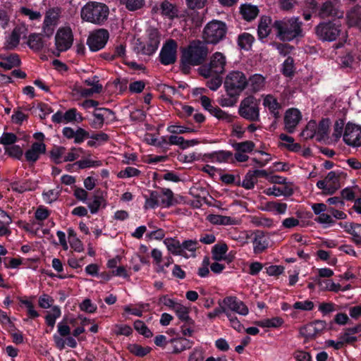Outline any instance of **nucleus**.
<instances>
[{
    "instance_id": "nucleus-1",
    "label": "nucleus",
    "mask_w": 361,
    "mask_h": 361,
    "mask_svg": "<svg viewBox=\"0 0 361 361\" xmlns=\"http://www.w3.org/2000/svg\"><path fill=\"white\" fill-rule=\"evenodd\" d=\"M209 49L203 42L193 41L188 47L181 51L180 58V69L185 75H188L191 71V66H197L203 64L206 61Z\"/></svg>"
},
{
    "instance_id": "nucleus-2",
    "label": "nucleus",
    "mask_w": 361,
    "mask_h": 361,
    "mask_svg": "<svg viewBox=\"0 0 361 361\" xmlns=\"http://www.w3.org/2000/svg\"><path fill=\"white\" fill-rule=\"evenodd\" d=\"M302 25L299 17L293 16L275 20L272 24V28L281 41L290 42L304 37Z\"/></svg>"
},
{
    "instance_id": "nucleus-3",
    "label": "nucleus",
    "mask_w": 361,
    "mask_h": 361,
    "mask_svg": "<svg viewBox=\"0 0 361 361\" xmlns=\"http://www.w3.org/2000/svg\"><path fill=\"white\" fill-rule=\"evenodd\" d=\"M109 13V7L97 1L87 3L81 10V18L87 22L102 25L107 19Z\"/></svg>"
},
{
    "instance_id": "nucleus-4",
    "label": "nucleus",
    "mask_w": 361,
    "mask_h": 361,
    "mask_svg": "<svg viewBox=\"0 0 361 361\" xmlns=\"http://www.w3.org/2000/svg\"><path fill=\"white\" fill-rule=\"evenodd\" d=\"M341 19H327L322 20L314 27L317 38L323 42H334L341 32Z\"/></svg>"
},
{
    "instance_id": "nucleus-5",
    "label": "nucleus",
    "mask_w": 361,
    "mask_h": 361,
    "mask_svg": "<svg viewBox=\"0 0 361 361\" xmlns=\"http://www.w3.org/2000/svg\"><path fill=\"white\" fill-rule=\"evenodd\" d=\"M248 86V80L244 73L240 71H231L226 77L224 87L227 95L240 96Z\"/></svg>"
},
{
    "instance_id": "nucleus-6",
    "label": "nucleus",
    "mask_w": 361,
    "mask_h": 361,
    "mask_svg": "<svg viewBox=\"0 0 361 361\" xmlns=\"http://www.w3.org/2000/svg\"><path fill=\"white\" fill-rule=\"evenodd\" d=\"M227 26L224 22L213 20L205 25L202 38L207 44H216L225 38Z\"/></svg>"
},
{
    "instance_id": "nucleus-7",
    "label": "nucleus",
    "mask_w": 361,
    "mask_h": 361,
    "mask_svg": "<svg viewBox=\"0 0 361 361\" xmlns=\"http://www.w3.org/2000/svg\"><path fill=\"white\" fill-rule=\"evenodd\" d=\"M259 100L254 96L250 95L244 98L238 107V114L240 117L250 122L260 121Z\"/></svg>"
},
{
    "instance_id": "nucleus-8",
    "label": "nucleus",
    "mask_w": 361,
    "mask_h": 361,
    "mask_svg": "<svg viewBox=\"0 0 361 361\" xmlns=\"http://www.w3.org/2000/svg\"><path fill=\"white\" fill-rule=\"evenodd\" d=\"M73 42V35L70 27H59L55 35V46L58 51L56 56L61 52L68 50Z\"/></svg>"
},
{
    "instance_id": "nucleus-9",
    "label": "nucleus",
    "mask_w": 361,
    "mask_h": 361,
    "mask_svg": "<svg viewBox=\"0 0 361 361\" xmlns=\"http://www.w3.org/2000/svg\"><path fill=\"white\" fill-rule=\"evenodd\" d=\"M178 44L174 39H169L161 49L159 59L164 66L173 64L177 59Z\"/></svg>"
},
{
    "instance_id": "nucleus-10",
    "label": "nucleus",
    "mask_w": 361,
    "mask_h": 361,
    "mask_svg": "<svg viewBox=\"0 0 361 361\" xmlns=\"http://www.w3.org/2000/svg\"><path fill=\"white\" fill-rule=\"evenodd\" d=\"M200 103L204 110L209 111L211 115L216 117L219 120L225 121L230 123H232L235 118V116L229 114L228 113L223 111L217 106H213L212 100L209 97L205 95L200 97Z\"/></svg>"
},
{
    "instance_id": "nucleus-11",
    "label": "nucleus",
    "mask_w": 361,
    "mask_h": 361,
    "mask_svg": "<svg viewBox=\"0 0 361 361\" xmlns=\"http://www.w3.org/2000/svg\"><path fill=\"white\" fill-rule=\"evenodd\" d=\"M109 38V33L107 30L100 28L92 32L87 39V44L92 51H97L103 49Z\"/></svg>"
},
{
    "instance_id": "nucleus-12",
    "label": "nucleus",
    "mask_w": 361,
    "mask_h": 361,
    "mask_svg": "<svg viewBox=\"0 0 361 361\" xmlns=\"http://www.w3.org/2000/svg\"><path fill=\"white\" fill-rule=\"evenodd\" d=\"M344 12L341 11L331 0H326L319 6L316 16L324 20L326 18L342 19Z\"/></svg>"
},
{
    "instance_id": "nucleus-13",
    "label": "nucleus",
    "mask_w": 361,
    "mask_h": 361,
    "mask_svg": "<svg viewBox=\"0 0 361 361\" xmlns=\"http://www.w3.org/2000/svg\"><path fill=\"white\" fill-rule=\"evenodd\" d=\"M343 139L344 142L349 146H360L361 127L351 123H348L345 128Z\"/></svg>"
},
{
    "instance_id": "nucleus-14",
    "label": "nucleus",
    "mask_w": 361,
    "mask_h": 361,
    "mask_svg": "<svg viewBox=\"0 0 361 361\" xmlns=\"http://www.w3.org/2000/svg\"><path fill=\"white\" fill-rule=\"evenodd\" d=\"M301 119L302 114L298 109L290 108L286 110L284 115L285 130L288 133H293Z\"/></svg>"
},
{
    "instance_id": "nucleus-15",
    "label": "nucleus",
    "mask_w": 361,
    "mask_h": 361,
    "mask_svg": "<svg viewBox=\"0 0 361 361\" xmlns=\"http://www.w3.org/2000/svg\"><path fill=\"white\" fill-rule=\"evenodd\" d=\"M93 116L95 119L90 123V126L94 129L102 128L104 126L105 118H109V116H112V118H110L111 121L116 120L115 113L111 109L104 107L97 108L93 112Z\"/></svg>"
},
{
    "instance_id": "nucleus-16",
    "label": "nucleus",
    "mask_w": 361,
    "mask_h": 361,
    "mask_svg": "<svg viewBox=\"0 0 361 361\" xmlns=\"http://www.w3.org/2000/svg\"><path fill=\"white\" fill-rule=\"evenodd\" d=\"M46 145L43 142H35L30 148L25 153L26 161L30 165H33L39 159L41 154H45Z\"/></svg>"
},
{
    "instance_id": "nucleus-17",
    "label": "nucleus",
    "mask_w": 361,
    "mask_h": 361,
    "mask_svg": "<svg viewBox=\"0 0 361 361\" xmlns=\"http://www.w3.org/2000/svg\"><path fill=\"white\" fill-rule=\"evenodd\" d=\"M204 158L203 161H207L208 159L212 161H217L219 163L222 162H230L231 164L234 163L233 159V154L231 151L226 150H219L214 151L211 153L204 154L203 155Z\"/></svg>"
},
{
    "instance_id": "nucleus-18",
    "label": "nucleus",
    "mask_w": 361,
    "mask_h": 361,
    "mask_svg": "<svg viewBox=\"0 0 361 361\" xmlns=\"http://www.w3.org/2000/svg\"><path fill=\"white\" fill-rule=\"evenodd\" d=\"M160 44V35L157 30H152L149 33V40L142 49V53L146 55H152L158 49Z\"/></svg>"
},
{
    "instance_id": "nucleus-19",
    "label": "nucleus",
    "mask_w": 361,
    "mask_h": 361,
    "mask_svg": "<svg viewBox=\"0 0 361 361\" xmlns=\"http://www.w3.org/2000/svg\"><path fill=\"white\" fill-rule=\"evenodd\" d=\"M251 236H253L252 243L255 254L262 253L268 247L269 242L263 231H254L252 232Z\"/></svg>"
},
{
    "instance_id": "nucleus-20",
    "label": "nucleus",
    "mask_w": 361,
    "mask_h": 361,
    "mask_svg": "<svg viewBox=\"0 0 361 361\" xmlns=\"http://www.w3.org/2000/svg\"><path fill=\"white\" fill-rule=\"evenodd\" d=\"M224 307L226 310H231L242 315H246L248 313L247 307L243 302L238 300L235 296L226 298L224 300Z\"/></svg>"
},
{
    "instance_id": "nucleus-21",
    "label": "nucleus",
    "mask_w": 361,
    "mask_h": 361,
    "mask_svg": "<svg viewBox=\"0 0 361 361\" xmlns=\"http://www.w3.org/2000/svg\"><path fill=\"white\" fill-rule=\"evenodd\" d=\"M349 27H355L361 30V6L356 4L346 13Z\"/></svg>"
},
{
    "instance_id": "nucleus-22",
    "label": "nucleus",
    "mask_w": 361,
    "mask_h": 361,
    "mask_svg": "<svg viewBox=\"0 0 361 361\" xmlns=\"http://www.w3.org/2000/svg\"><path fill=\"white\" fill-rule=\"evenodd\" d=\"M209 64L214 74H222L225 71L226 57L222 53L216 51L212 55Z\"/></svg>"
},
{
    "instance_id": "nucleus-23",
    "label": "nucleus",
    "mask_w": 361,
    "mask_h": 361,
    "mask_svg": "<svg viewBox=\"0 0 361 361\" xmlns=\"http://www.w3.org/2000/svg\"><path fill=\"white\" fill-rule=\"evenodd\" d=\"M2 59L0 61V67L6 71L11 70L14 67H19L21 65V61L18 54H11L8 56H1Z\"/></svg>"
},
{
    "instance_id": "nucleus-24",
    "label": "nucleus",
    "mask_w": 361,
    "mask_h": 361,
    "mask_svg": "<svg viewBox=\"0 0 361 361\" xmlns=\"http://www.w3.org/2000/svg\"><path fill=\"white\" fill-rule=\"evenodd\" d=\"M259 13V10L257 6L250 4H244L240 6V13L243 18L250 22L255 19Z\"/></svg>"
},
{
    "instance_id": "nucleus-25",
    "label": "nucleus",
    "mask_w": 361,
    "mask_h": 361,
    "mask_svg": "<svg viewBox=\"0 0 361 361\" xmlns=\"http://www.w3.org/2000/svg\"><path fill=\"white\" fill-rule=\"evenodd\" d=\"M342 172L330 171L328 173L325 180L329 185L328 189V195H333L341 187L340 178Z\"/></svg>"
},
{
    "instance_id": "nucleus-26",
    "label": "nucleus",
    "mask_w": 361,
    "mask_h": 361,
    "mask_svg": "<svg viewBox=\"0 0 361 361\" xmlns=\"http://www.w3.org/2000/svg\"><path fill=\"white\" fill-rule=\"evenodd\" d=\"M160 10L162 16L173 20L179 17V11L177 6L169 1H164L160 4Z\"/></svg>"
},
{
    "instance_id": "nucleus-27",
    "label": "nucleus",
    "mask_w": 361,
    "mask_h": 361,
    "mask_svg": "<svg viewBox=\"0 0 361 361\" xmlns=\"http://www.w3.org/2000/svg\"><path fill=\"white\" fill-rule=\"evenodd\" d=\"M20 30V27H16L10 35L6 38L4 48L6 50H13L18 46L21 35Z\"/></svg>"
},
{
    "instance_id": "nucleus-28",
    "label": "nucleus",
    "mask_w": 361,
    "mask_h": 361,
    "mask_svg": "<svg viewBox=\"0 0 361 361\" xmlns=\"http://www.w3.org/2000/svg\"><path fill=\"white\" fill-rule=\"evenodd\" d=\"M271 23V17L266 16L261 17L257 28V35L259 39H262L269 36L271 32V28L269 27Z\"/></svg>"
},
{
    "instance_id": "nucleus-29",
    "label": "nucleus",
    "mask_w": 361,
    "mask_h": 361,
    "mask_svg": "<svg viewBox=\"0 0 361 361\" xmlns=\"http://www.w3.org/2000/svg\"><path fill=\"white\" fill-rule=\"evenodd\" d=\"M148 192L149 196L143 194V197L145 200V209H155L159 205V198L161 197V195L157 190H148Z\"/></svg>"
},
{
    "instance_id": "nucleus-30",
    "label": "nucleus",
    "mask_w": 361,
    "mask_h": 361,
    "mask_svg": "<svg viewBox=\"0 0 361 361\" xmlns=\"http://www.w3.org/2000/svg\"><path fill=\"white\" fill-rule=\"evenodd\" d=\"M288 205L286 203L270 201L266 202L261 207V210L266 212H276L279 214H283L286 212Z\"/></svg>"
},
{
    "instance_id": "nucleus-31",
    "label": "nucleus",
    "mask_w": 361,
    "mask_h": 361,
    "mask_svg": "<svg viewBox=\"0 0 361 361\" xmlns=\"http://www.w3.org/2000/svg\"><path fill=\"white\" fill-rule=\"evenodd\" d=\"M42 34L41 33H31L28 36L27 45L28 47L35 51H41L44 47V42L42 39Z\"/></svg>"
},
{
    "instance_id": "nucleus-32",
    "label": "nucleus",
    "mask_w": 361,
    "mask_h": 361,
    "mask_svg": "<svg viewBox=\"0 0 361 361\" xmlns=\"http://www.w3.org/2000/svg\"><path fill=\"white\" fill-rule=\"evenodd\" d=\"M170 343L173 345L172 353L178 354L186 349H189L192 346V342L184 338H176L170 340Z\"/></svg>"
},
{
    "instance_id": "nucleus-33",
    "label": "nucleus",
    "mask_w": 361,
    "mask_h": 361,
    "mask_svg": "<svg viewBox=\"0 0 361 361\" xmlns=\"http://www.w3.org/2000/svg\"><path fill=\"white\" fill-rule=\"evenodd\" d=\"M254 42L255 37L248 32H243L240 34L237 39L239 47L245 51H248L251 49Z\"/></svg>"
},
{
    "instance_id": "nucleus-34",
    "label": "nucleus",
    "mask_w": 361,
    "mask_h": 361,
    "mask_svg": "<svg viewBox=\"0 0 361 361\" xmlns=\"http://www.w3.org/2000/svg\"><path fill=\"white\" fill-rule=\"evenodd\" d=\"M168 250L174 255H182L181 243L176 238H167L164 240Z\"/></svg>"
},
{
    "instance_id": "nucleus-35",
    "label": "nucleus",
    "mask_w": 361,
    "mask_h": 361,
    "mask_svg": "<svg viewBox=\"0 0 361 361\" xmlns=\"http://www.w3.org/2000/svg\"><path fill=\"white\" fill-rule=\"evenodd\" d=\"M247 80L254 92H259L265 85V78L261 74L256 73L252 75Z\"/></svg>"
},
{
    "instance_id": "nucleus-36",
    "label": "nucleus",
    "mask_w": 361,
    "mask_h": 361,
    "mask_svg": "<svg viewBox=\"0 0 361 361\" xmlns=\"http://www.w3.org/2000/svg\"><path fill=\"white\" fill-rule=\"evenodd\" d=\"M161 192L162 195L166 197V198H162L161 200V205L164 207L169 208L178 204V201L174 198L173 192L171 189L165 188H161Z\"/></svg>"
},
{
    "instance_id": "nucleus-37",
    "label": "nucleus",
    "mask_w": 361,
    "mask_h": 361,
    "mask_svg": "<svg viewBox=\"0 0 361 361\" xmlns=\"http://www.w3.org/2000/svg\"><path fill=\"white\" fill-rule=\"evenodd\" d=\"M104 202L103 207H105L106 206V200L103 197L102 195H94L93 196V201L92 202H87L85 203L88 208L90 210L91 214H97L100 207L102 206V203Z\"/></svg>"
},
{
    "instance_id": "nucleus-38",
    "label": "nucleus",
    "mask_w": 361,
    "mask_h": 361,
    "mask_svg": "<svg viewBox=\"0 0 361 361\" xmlns=\"http://www.w3.org/2000/svg\"><path fill=\"white\" fill-rule=\"evenodd\" d=\"M61 10L59 7L49 8L45 13L44 22L58 25Z\"/></svg>"
},
{
    "instance_id": "nucleus-39",
    "label": "nucleus",
    "mask_w": 361,
    "mask_h": 361,
    "mask_svg": "<svg viewBox=\"0 0 361 361\" xmlns=\"http://www.w3.org/2000/svg\"><path fill=\"white\" fill-rule=\"evenodd\" d=\"M228 247L226 243H218L213 246L212 249V257L216 261H221L226 254Z\"/></svg>"
},
{
    "instance_id": "nucleus-40",
    "label": "nucleus",
    "mask_w": 361,
    "mask_h": 361,
    "mask_svg": "<svg viewBox=\"0 0 361 361\" xmlns=\"http://www.w3.org/2000/svg\"><path fill=\"white\" fill-rule=\"evenodd\" d=\"M232 147L235 152L250 153L254 150L255 144L251 140H246L241 142H235L232 144Z\"/></svg>"
},
{
    "instance_id": "nucleus-41",
    "label": "nucleus",
    "mask_w": 361,
    "mask_h": 361,
    "mask_svg": "<svg viewBox=\"0 0 361 361\" xmlns=\"http://www.w3.org/2000/svg\"><path fill=\"white\" fill-rule=\"evenodd\" d=\"M299 5L302 11L312 13L314 16L319 11V5L317 0H303L299 1Z\"/></svg>"
},
{
    "instance_id": "nucleus-42",
    "label": "nucleus",
    "mask_w": 361,
    "mask_h": 361,
    "mask_svg": "<svg viewBox=\"0 0 361 361\" xmlns=\"http://www.w3.org/2000/svg\"><path fill=\"white\" fill-rule=\"evenodd\" d=\"M320 286L322 288H325L327 290L337 292L338 290H348L350 285L345 286L344 288L339 283H334L332 280L326 279L322 281H320Z\"/></svg>"
},
{
    "instance_id": "nucleus-43",
    "label": "nucleus",
    "mask_w": 361,
    "mask_h": 361,
    "mask_svg": "<svg viewBox=\"0 0 361 361\" xmlns=\"http://www.w3.org/2000/svg\"><path fill=\"white\" fill-rule=\"evenodd\" d=\"M282 74L288 78H292L295 73L294 59L291 56H288L282 64Z\"/></svg>"
},
{
    "instance_id": "nucleus-44",
    "label": "nucleus",
    "mask_w": 361,
    "mask_h": 361,
    "mask_svg": "<svg viewBox=\"0 0 361 361\" xmlns=\"http://www.w3.org/2000/svg\"><path fill=\"white\" fill-rule=\"evenodd\" d=\"M207 219L214 225H230L232 222L230 216L219 214H209L207 216Z\"/></svg>"
},
{
    "instance_id": "nucleus-45",
    "label": "nucleus",
    "mask_w": 361,
    "mask_h": 361,
    "mask_svg": "<svg viewBox=\"0 0 361 361\" xmlns=\"http://www.w3.org/2000/svg\"><path fill=\"white\" fill-rule=\"evenodd\" d=\"M330 125V120L328 118H322L317 126V135L319 140L324 139L327 136Z\"/></svg>"
},
{
    "instance_id": "nucleus-46",
    "label": "nucleus",
    "mask_w": 361,
    "mask_h": 361,
    "mask_svg": "<svg viewBox=\"0 0 361 361\" xmlns=\"http://www.w3.org/2000/svg\"><path fill=\"white\" fill-rule=\"evenodd\" d=\"M283 320L280 317H274L271 319H266L257 321L255 324L261 327H279L282 325Z\"/></svg>"
},
{
    "instance_id": "nucleus-47",
    "label": "nucleus",
    "mask_w": 361,
    "mask_h": 361,
    "mask_svg": "<svg viewBox=\"0 0 361 361\" xmlns=\"http://www.w3.org/2000/svg\"><path fill=\"white\" fill-rule=\"evenodd\" d=\"M263 105L268 108L269 111H274V110H279L281 108V104L278 100L271 94H267L264 100Z\"/></svg>"
},
{
    "instance_id": "nucleus-48",
    "label": "nucleus",
    "mask_w": 361,
    "mask_h": 361,
    "mask_svg": "<svg viewBox=\"0 0 361 361\" xmlns=\"http://www.w3.org/2000/svg\"><path fill=\"white\" fill-rule=\"evenodd\" d=\"M65 151L64 147L55 145L49 152L50 158L55 164H59L61 162V159Z\"/></svg>"
},
{
    "instance_id": "nucleus-49",
    "label": "nucleus",
    "mask_w": 361,
    "mask_h": 361,
    "mask_svg": "<svg viewBox=\"0 0 361 361\" xmlns=\"http://www.w3.org/2000/svg\"><path fill=\"white\" fill-rule=\"evenodd\" d=\"M102 163L101 161H93L88 159H82L73 164V166H78V169H84L90 167H97L102 166Z\"/></svg>"
},
{
    "instance_id": "nucleus-50",
    "label": "nucleus",
    "mask_w": 361,
    "mask_h": 361,
    "mask_svg": "<svg viewBox=\"0 0 361 361\" xmlns=\"http://www.w3.org/2000/svg\"><path fill=\"white\" fill-rule=\"evenodd\" d=\"M174 311L176 312L178 317L183 322H185L192 319L189 317V309L180 303H178V305L175 306Z\"/></svg>"
},
{
    "instance_id": "nucleus-51",
    "label": "nucleus",
    "mask_w": 361,
    "mask_h": 361,
    "mask_svg": "<svg viewBox=\"0 0 361 361\" xmlns=\"http://www.w3.org/2000/svg\"><path fill=\"white\" fill-rule=\"evenodd\" d=\"M30 185L31 182L29 180H26L22 183L15 181L11 183V188L13 191L22 194L25 191L32 190Z\"/></svg>"
},
{
    "instance_id": "nucleus-52",
    "label": "nucleus",
    "mask_w": 361,
    "mask_h": 361,
    "mask_svg": "<svg viewBox=\"0 0 361 361\" xmlns=\"http://www.w3.org/2000/svg\"><path fill=\"white\" fill-rule=\"evenodd\" d=\"M5 151L11 157L16 158L18 160L22 159L23 151L19 145H13L11 147H5Z\"/></svg>"
},
{
    "instance_id": "nucleus-53",
    "label": "nucleus",
    "mask_w": 361,
    "mask_h": 361,
    "mask_svg": "<svg viewBox=\"0 0 361 361\" xmlns=\"http://www.w3.org/2000/svg\"><path fill=\"white\" fill-rule=\"evenodd\" d=\"M18 140V137L14 133L4 132L0 137V144L8 147V145H13Z\"/></svg>"
},
{
    "instance_id": "nucleus-54",
    "label": "nucleus",
    "mask_w": 361,
    "mask_h": 361,
    "mask_svg": "<svg viewBox=\"0 0 361 361\" xmlns=\"http://www.w3.org/2000/svg\"><path fill=\"white\" fill-rule=\"evenodd\" d=\"M279 7L283 11L292 12L295 5H299L298 0H278Z\"/></svg>"
},
{
    "instance_id": "nucleus-55",
    "label": "nucleus",
    "mask_w": 361,
    "mask_h": 361,
    "mask_svg": "<svg viewBox=\"0 0 361 361\" xmlns=\"http://www.w3.org/2000/svg\"><path fill=\"white\" fill-rule=\"evenodd\" d=\"M167 131L172 134H183L185 133H195L197 130L192 128L171 125L167 127Z\"/></svg>"
},
{
    "instance_id": "nucleus-56",
    "label": "nucleus",
    "mask_w": 361,
    "mask_h": 361,
    "mask_svg": "<svg viewBox=\"0 0 361 361\" xmlns=\"http://www.w3.org/2000/svg\"><path fill=\"white\" fill-rule=\"evenodd\" d=\"M134 327L140 334H142L146 338H150L153 335L152 332L147 328L142 321H135L134 322Z\"/></svg>"
},
{
    "instance_id": "nucleus-57",
    "label": "nucleus",
    "mask_w": 361,
    "mask_h": 361,
    "mask_svg": "<svg viewBox=\"0 0 361 361\" xmlns=\"http://www.w3.org/2000/svg\"><path fill=\"white\" fill-rule=\"evenodd\" d=\"M221 74H214L212 78L207 81V87L213 91H216L222 84Z\"/></svg>"
},
{
    "instance_id": "nucleus-58",
    "label": "nucleus",
    "mask_w": 361,
    "mask_h": 361,
    "mask_svg": "<svg viewBox=\"0 0 361 361\" xmlns=\"http://www.w3.org/2000/svg\"><path fill=\"white\" fill-rule=\"evenodd\" d=\"M255 183L256 181L252 171H249L242 181L241 187L246 190H251L254 188Z\"/></svg>"
},
{
    "instance_id": "nucleus-59",
    "label": "nucleus",
    "mask_w": 361,
    "mask_h": 361,
    "mask_svg": "<svg viewBox=\"0 0 361 361\" xmlns=\"http://www.w3.org/2000/svg\"><path fill=\"white\" fill-rule=\"evenodd\" d=\"M90 134L89 133L88 131L79 127L75 130V137H74V142L75 144H81L85 141V140L90 138Z\"/></svg>"
},
{
    "instance_id": "nucleus-60",
    "label": "nucleus",
    "mask_w": 361,
    "mask_h": 361,
    "mask_svg": "<svg viewBox=\"0 0 361 361\" xmlns=\"http://www.w3.org/2000/svg\"><path fill=\"white\" fill-rule=\"evenodd\" d=\"M273 47H274L278 51L280 55L286 56L290 53V51L293 49V47L289 44L274 42Z\"/></svg>"
},
{
    "instance_id": "nucleus-61",
    "label": "nucleus",
    "mask_w": 361,
    "mask_h": 361,
    "mask_svg": "<svg viewBox=\"0 0 361 361\" xmlns=\"http://www.w3.org/2000/svg\"><path fill=\"white\" fill-rule=\"evenodd\" d=\"M140 171L134 167H126L124 170L121 171L118 176L121 178H130L139 176Z\"/></svg>"
},
{
    "instance_id": "nucleus-62",
    "label": "nucleus",
    "mask_w": 361,
    "mask_h": 361,
    "mask_svg": "<svg viewBox=\"0 0 361 361\" xmlns=\"http://www.w3.org/2000/svg\"><path fill=\"white\" fill-rule=\"evenodd\" d=\"M300 334L302 336L307 339L312 338L317 335L314 326L312 324H308L300 328Z\"/></svg>"
},
{
    "instance_id": "nucleus-63",
    "label": "nucleus",
    "mask_w": 361,
    "mask_h": 361,
    "mask_svg": "<svg viewBox=\"0 0 361 361\" xmlns=\"http://www.w3.org/2000/svg\"><path fill=\"white\" fill-rule=\"evenodd\" d=\"M314 221L319 224H329L330 226H332L336 224V221L333 219V218L331 216V214H329L324 212L319 214V216L314 219Z\"/></svg>"
},
{
    "instance_id": "nucleus-64",
    "label": "nucleus",
    "mask_w": 361,
    "mask_h": 361,
    "mask_svg": "<svg viewBox=\"0 0 361 361\" xmlns=\"http://www.w3.org/2000/svg\"><path fill=\"white\" fill-rule=\"evenodd\" d=\"M50 215V211L44 206L37 207L35 212V217L38 221H44L47 219Z\"/></svg>"
}]
</instances>
